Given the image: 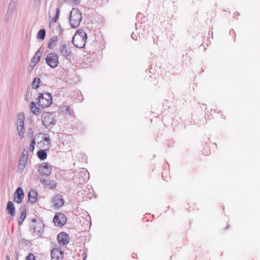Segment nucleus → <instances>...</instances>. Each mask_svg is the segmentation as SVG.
I'll list each match as a JSON object with an SVG mask.
<instances>
[{"label":"nucleus","instance_id":"obj_1","mask_svg":"<svg viewBox=\"0 0 260 260\" xmlns=\"http://www.w3.org/2000/svg\"><path fill=\"white\" fill-rule=\"evenodd\" d=\"M87 35L83 29H79L73 37L72 43L76 48H82L85 45Z\"/></svg>","mask_w":260,"mask_h":260},{"label":"nucleus","instance_id":"obj_2","mask_svg":"<svg viewBox=\"0 0 260 260\" xmlns=\"http://www.w3.org/2000/svg\"><path fill=\"white\" fill-rule=\"evenodd\" d=\"M82 20V14L77 8H73L70 14L69 21L72 28L78 27Z\"/></svg>","mask_w":260,"mask_h":260},{"label":"nucleus","instance_id":"obj_3","mask_svg":"<svg viewBox=\"0 0 260 260\" xmlns=\"http://www.w3.org/2000/svg\"><path fill=\"white\" fill-rule=\"evenodd\" d=\"M42 121L47 128L50 129L55 124V116L49 112L43 113L42 115Z\"/></svg>","mask_w":260,"mask_h":260},{"label":"nucleus","instance_id":"obj_4","mask_svg":"<svg viewBox=\"0 0 260 260\" xmlns=\"http://www.w3.org/2000/svg\"><path fill=\"white\" fill-rule=\"evenodd\" d=\"M39 104L42 108L48 107L52 103V96L49 93H41L38 96Z\"/></svg>","mask_w":260,"mask_h":260},{"label":"nucleus","instance_id":"obj_5","mask_svg":"<svg viewBox=\"0 0 260 260\" xmlns=\"http://www.w3.org/2000/svg\"><path fill=\"white\" fill-rule=\"evenodd\" d=\"M58 52L59 54L66 59L70 60L71 59V51L68 47V45L65 42L60 43L58 47Z\"/></svg>","mask_w":260,"mask_h":260},{"label":"nucleus","instance_id":"obj_6","mask_svg":"<svg viewBox=\"0 0 260 260\" xmlns=\"http://www.w3.org/2000/svg\"><path fill=\"white\" fill-rule=\"evenodd\" d=\"M46 62L51 68H56L58 64V56L57 54L54 52L48 54L46 58Z\"/></svg>","mask_w":260,"mask_h":260},{"label":"nucleus","instance_id":"obj_7","mask_svg":"<svg viewBox=\"0 0 260 260\" xmlns=\"http://www.w3.org/2000/svg\"><path fill=\"white\" fill-rule=\"evenodd\" d=\"M52 166L48 162H44L40 166L39 172L41 175L48 176L51 173Z\"/></svg>","mask_w":260,"mask_h":260},{"label":"nucleus","instance_id":"obj_8","mask_svg":"<svg viewBox=\"0 0 260 260\" xmlns=\"http://www.w3.org/2000/svg\"><path fill=\"white\" fill-rule=\"evenodd\" d=\"M53 222L55 224L61 226L66 223L67 217L63 213H56L53 218Z\"/></svg>","mask_w":260,"mask_h":260},{"label":"nucleus","instance_id":"obj_9","mask_svg":"<svg viewBox=\"0 0 260 260\" xmlns=\"http://www.w3.org/2000/svg\"><path fill=\"white\" fill-rule=\"evenodd\" d=\"M64 252L60 248H54L51 252V260H62Z\"/></svg>","mask_w":260,"mask_h":260},{"label":"nucleus","instance_id":"obj_10","mask_svg":"<svg viewBox=\"0 0 260 260\" xmlns=\"http://www.w3.org/2000/svg\"><path fill=\"white\" fill-rule=\"evenodd\" d=\"M57 239L58 242L60 246L67 245L69 243V236L65 232H61L58 234Z\"/></svg>","mask_w":260,"mask_h":260},{"label":"nucleus","instance_id":"obj_11","mask_svg":"<svg viewBox=\"0 0 260 260\" xmlns=\"http://www.w3.org/2000/svg\"><path fill=\"white\" fill-rule=\"evenodd\" d=\"M14 201L18 204L21 203L24 197V192L22 188H17L14 192Z\"/></svg>","mask_w":260,"mask_h":260},{"label":"nucleus","instance_id":"obj_12","mask_svg":"<svg viewBox=\"0 0 260 260\" xmlns=\"http://www.w3.org/2000/svg\"><path fill=\"white\" fill-rule=\"evenodd\" d=\"M52 202L54 206L57 208L61 207L63 205L64 203L62 196L59 194H56L52 198Z\"/></svg>","mask_w":260,"mask_h":260},{"label":"nucleus","instance_id":"obj_13","mask_svg":"<svg viewBox=\"0 0 260 260\" xmlns=\"http://www.w3.org/2000/svg\"><path fill=\"white\" fill-rule=\"evenodd\" d=\"M41 183L45 187L49 189H53L56 186V182L53 180L49 179H44L41 180Z\"/></svg>","mask_w":260,"mask_h":260},{"label":"nucleus","instance_id":"obj_14","mask_svg":"<svg viewBox=\"0 0 260 260\" xmlns=\"http://www.w3.org/2000/svg\"><path fill=\"white\" fill-rule=\"evenodd\" d=\"M28 201L31 204L35 203L38 199V192L36 189H31L28 193Z\"/></svg>","mask_w":260,"mask_h":260},{"label":"nucleus","instance_id":"obj_15","mask_svg":"<svg viewBox=\"0 0 260 260\" xmlns=\"http://www.w3.org/2000/svg\"><path fill=\"white\" fill-rule=\"evenodd\" d=\"M42 54V52H41V48H40L30 61V66L31 67H35L40 61Z\"/></svg>","mask_w":260,"mask_h":260},{"label":"nucleus","instance_id":"obj_16","mask_svg":"<svg viewBox=\"0 0 260 260\" xmlns=\"http://www.w3.org/2000/svg\"><path fill=\"white\" fill-rule=\"evenodd\" d=\"M40 135H41L42 141H45L46 143V144H45L44 142L42 143V141H41L40 142H39V144L40 145V146L41 147H43V146L42 145V143L44 145V146L46 145L47 148H49L50 147V139L49 135L48 134H43V133H41V134H40Z\"/></svg>","mask_w":260,"mask_h":260},{"label":"nucleus","instance_id":"obj_17","mask_svg":"<svg viewBox=\"0 0 260 260\" xmlns=\"http://www.w3.org/2000/svg\"><path fill=\"white\" fill-rule=\"evenodd\" d=\"M25 116L23 113L17 114V127H23L24 125Z\"/></svg>","mask_w":260,"mask_h":260},{"label":"nucleus","instance_id":"obj_18","mask_svg":"<svg viewBox=\"0 0 260 260\" xmlns=\"http://www.w3.org/2000/svg\"><path fill=\"white\" fill-rule=\"evenodd\" d=\"M28 157V150L24 149L19 159V163L26 165Z\"/></svg>","mask_w":260,"mask_h":260},{"label":"nucleus","instance_id":"obj_19","mask_svg":"<svg viewBox=\"0 0 260 260\" xmlns=\"http://www.w3.org/2000/svg\"><path fill=\"white\" fill-rule=\"evenodd\" d=\"M32 221L34 223L32 224L34 232H40L43 226V224L41 222H38L36 219H32Z\"/></svg>","mask_w":260,"mask_h":260},{"label":"nucleus","instance_id":"obj_20","mask_svg":"<svg viewBox=\"0 0 260 260\" xmlns=\"http://www.w3.org/2000/svg\"><path fill=\"white\" fill-rule=\"evenodd\" d=\"M7 210L8 212L12 216H14L15 215V209L14 205L11 201H9L7 205Z\"/></svg>","mask_w":260,"mask_h":260},{"label":"nucleus","instance_id":"obj_21","mask_svg":"<svg viewBox=\"0 0 260 260\" xmlns=\"http://www.w3.org/2000/svg\"><path fill=\"white\" fill-rule=\"evenodd\" d=\"M58 41V37L57 36H53L48 44V47L50 49L53 48L55 46H56L57 42Z\"/></svg>","mask_w":260,"mask_h":260},{"label":"nucleus","instance_id":"obj_22","mask_svg":"<svg viewBox=\"0 0 260 260\" xmlns=\"http://www.w3.org/2000/svg\"><path fill=\"white\" fill-rule=\"evenodd\" d=\"M80 176L83 177V181H87L89 178V174L86 169L82 168L80 170Z\"/></svg>","mask_w":260,"mask_h":260},{"label":"nucleus","instance_id":"obj_23","mask_svg":"<svg viewBox=\"0 0 260 260\" xmlns=\"http://www.w3.org/2000/svg\"><path fill=\"white\" fill-rule=\"evenodd\" d=\"M16 11V6L15 5H10L6 13L8 18L12 16Z\"/></svg>","mask_w":260,"mask_h":260},{"label":"nucleus","instance_id":"obj_24","mask_svg":"<svg viewBox=\"0 0 260 260\" xmlns=\"http://www.w3.org/2000/svg\"><path fill=\"white\" fill-rule=\"evenodd\" d=\"M61 111L62 112L67 115H72L73 112L69 106L64 105L61 107Z\"/></svg>","mask_w":260,"mask_h":260},{"label":"nucleus","instance_id":"obj_25","mask_svg":"<svg viewBox=\"0 0 260 260\" xmlns=\"http://www.w3.org/2000/svg\"><path fill=\"white\" fill-rule=\"evenodd\" d=\"M30 107L34 114L38 115L40 113V109L36 106L34 102L30 103Z\"/></svg>","mask_w":260,"mask_h":260},{"label":"nucleus","instance_id":"obj_26","mask_svg":"<svg viewBox=\"0 0 260 260\" xmlns=\"http://www.w3.org/2000/svg\"><path fill=\"white\" fill-rule=\"evenodd\" d=\"M37 156L41 160H44L46 158L47 154L45 150H41L38 151Z\"/></svg>","mask_w":260,"mask_h":260},{"label":"nucleus","instance_id":"obj_27","mask_svg":"<svg viewBox=\"0 0 260 260\" xmlns=\"http://www.w3.org/2000/svg\"><path fill=\"white\" fill-rule=\"evenodd\" d=\"M46 31L45 29H41L37 34V38L42 40L45 39Z\"/></svg>","mask_w":260,"mask_h":260},{"label":"nucleus","instance_id":"obj_28","mask_svg":"<svg viewBox=\"0 0 260 260\" xmlns=\"http://www.w3.org/2000/svg\"><path fill=\"white\" fill-rule=\"evenodd\" d=\"M40 83V79L39 78L36 77L34 79L32 83V86L33 88L37 89L39 88Z\"/></svg>","mask_w":260,"mask_h":260},{"label":"nucleus","instance_id":"obj_29","mask_svg":"<svg viewBox=\"0 0 260 260\" xmlns=\"http://www.w3.org/2000/svg\"><path fill=\"white\" fill-rule=\"evenodd\" d=\"M25 217H26V210L25 209H23L21 211V215L20 217V219L18 221V223L19 225H21L22 224V222L25 219Z\"/></svg>","mask_w":260,"mask_h":260},{"label":"nucleus","instance_id":"obj_30","mask_svg":"<svg viewBox=\"0 0 260 260\" xmlns=\"http://www.w3.org/2000/svg\"><path fill=\"white\" fill-rule=\"evenodd\" d=\"M17 129L18 131V135L20 136V137L22 139L24 138V135L25 133V131L23 127H17Z\"/></svg>","mask_w":260,"mask_h":260},{"label":"nucleus","instance_id":"obj_31","mask_svg":"<svg viewBox=\"0 0 260 260\" xmlns=\"http://www.w3.org/2000/svg\"><path fill=\"white\" fill-rule=\"evenodd\" d=\"M36 144V140H35V139L34 138H32L31 140V141H30V145H29V150L31 151V152H33L34 149H35V145Z\"/></svg>","mask_w":260,"mask_h":260},{"label":"nucleus","instance_id":"obj_32","mask_svg":"<svg viewBox=\"0 0 260 260\" xmlns=\"http://www.w3.org/2000/svg\"><path fill=\"white\" fill-rule=\"evenodd\" d=\"M26 165L19 163L17 171L20 173H22L24 171Z\"/></svg>","mask_w":260,"mask_h":260},{"label":"nucleus","instance_id":"obj_33","mask_svg":"<svg viewBox=\"0 0 260 260\" xmlns=\"http://www.w3.org/2000/svg\"><path fill=\"white\" fill-rule=\"evenodd\" d=\"M27 260H35V257L32 253H29L26 257Z\"/></svg>","mask_w":260,"mask_h":260},{"label":"nucleus","instance_id":"obj_34","mask_svg":"<svg viewBox=\"0 0 260 260\" xmlns=\"http://www.w3.org/2000/svg\"><path fill=\"white\" fill-rule=\"evenodd\" d=\"M59 12V9H57L56 16H55V17L54 18L52 19V21L55 22L57 21V20L58 18Z\"/></svg>","mask_w":260,"mask_h":260},{"label":"nucleus","instance_id":"obj_35","mask_svg":"<svg viewBox=\"0 0 260 260\" xmlns=\"http://www.w3.org/2000/svg\"><path fill=\"white\" fill-rule=\"evenodd\" d=\"M135 34L134 33H132V35H131V37L134 40H137V37H136V38H134V36H135Z\"/></svg>","mask_w":260,"mask_h":260},{"label":"nucleus","instance_id":"obj_36","mask_svg":"<svg viewBox=\"0 0 260 260\" xmlns=\"http://www.w3.org/2000/svg\"><path fill=\"white\" fill-rule=\"evenodd\" d=\"M81 0H73V2L76 4H79Z\"/></svg>","mask_w":260,"mask_h":260},{"label":"nucleus","instance_id":"obj_37","mask_svg":"<svg viewBox=\"0 0 260 260\" xmlns=\"http://www.w3.org/2000/svg\"><path fill=\"white\" fill-rule=\"evenodd\" d=\"M6 259H7V260H10V256H9V255H7L6 256Z\"/></svg>","mask_w":260,"mask_h":260},{"label":"nucleus","instance_id":"obj_38","mask_svg":"<svg viewBox=\"0 0 260 260\" xmlns=\"http://www.w3.org/2000/svg\"><path fill=\"white\" fill-rule=\"evenodd\" d=\"M36 2H37L38 3H40L41 0H35Z\"/></svg>","mask_w":260,"mask_h":260}]
</instances>
